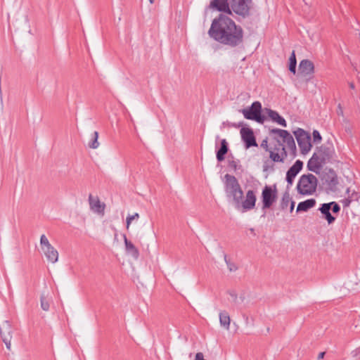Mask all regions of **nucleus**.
I'll list each match as a JSON object with an SVG mask.
<instances>
[{"instance_id": "f257e3e1", "label": "nucleus", "mask_w": 360, "mask_h": 360, "mask_svg": "<svg viewBox=\"0 0 360 360\" xmlns=\"http://www.w3.org/2000/svg\"><path fill=\"white\" fill-rule=\"evenodd\" d=\"M208 34L215 41L231 48L238 46L243 42V28L224 13L212 20Z\"/></svg>"}, {"instance_id": "f03ea898", "label": "nucleus", "mask_w": 360, "mask_h": 360, "mask_svg": "<svg viewBox=\"0 0 360 360\" xmlns=\"http://www.w3.org/2000/svg\"><path fill=\"white\" fill-rule=\"evenodd\" d=\"M224 191L228 198L232 199L236 208H238L240 200L243 198V191L237 179L231 174L224 176Z\"/></svg>"}, {"instance_id": "7ed1b4c3", "label": "nucleus", "mask_w": 360, "mask_h": 360, "mask_svg": "<svg viewBox=\"0 0 360 360\" xmlns=\"http://www.w3.org/2000/svg\"><path fill=\"white\" fill-rule=\"evenodd\" d=\"M321 184L328 193H335L338 190L339 180L333 169L325 168L319 174Z\"/></svg>"}, {"instance_id": "20e7f679", "label": "nucleus", "mask_w": 360, "mask_h": 360, "mask_svg": "<svg viewBox=\"0 0 360 360\" xmlns=\"http://www.w3.org/2000/svg\"><path fill=\"white\" fill-rule=\"evenodd\" d=\"M317 184L318 179L314 174H303L299 179L297 189L301 195H311L316 191Z\"/></svg>"}, {"instance_id": "39448f33", "label": "nucleus", "mask_w": 360, "mask_h": 360, "mask_svg": "<svg viewBox=\"0 0 360 360\" xmlns=\"http://www.w3.org/2000/svg\"><path fill=\"white\" fill-rule=\"evenodd\" d=\"M262 104L259 101H255L252 103L250 107L239 110L245 119L254 120L258 123L263 124L266 120V117L262 114Z\"/></svg>"}, {"instance_id": "423d86ee", "label": "nucleus", "mask_w": 360, "mask_h": 360, "mask_svg": "<svg viewBox=\"0 0 360 360\" xmlns=\"http://www.w3.org/2000/svg\"><path fill=\"white\" fill-rule=\"evenodd\" d=\"M252 5V0H230L229 6L231 13L234 12L236 15L245 18L250 15Z\"/></svg>"}, {"instance_id": "0eeeda50", "label": "nucleus", "mask_w": 360, "mask_h": 360, "mask_svg": "<svg viewBox=\"0 0 360 360\" xmlns=\"http://www.w3.org/2000/svg\"><path fill=\"white\" fill-rule=\"evenodd\" d=\"M261 198L262 202V210L269 209L276 201L278 198L276 185H266L262 189Z\"/></svg>"}, {"instance_id": "6e6552de", "label": "nucleus", "mask_w": 360, "mask_h": 360, "mask_svg": "<svg viewBox=\"0 0 360 360\" xmlns=\"http://www.w3.org/2000/svg\"><path fill=\"white\" fill-rule=\"evenodd\" d=\"M294 134L297 139L300 151L302 154H307L311 148V136L301 128L295 131Z\"/></svg>"}, {"instance_id": "1a4fd4ad", "label": "nucleus", "mask_w": 360, "mask_h": 360, "mask_svg": "<svg viewBox=\"0 0 360 360\" xmlns=\"http://www.w3.org/2000/svg\"><path fill=\"white\" fill-rule=\"evenodd\" d=\"M12 333L13 330L10 322L8 321H3L0 325V334L8 349H11Z\"/></svg>"}, {"instance_id": "9d476101", "label": "nucleus", "mask_w": 360, "mask_h": 360, "mask_svg": "<svg viewBox=\"0 0 360 360\" xmlns=\"http://www.w3.org/2000/svg\"><path fill=\"white\" fill-rule=\"evenodd\" d=\"M256 200L255 192L252 190H249L246 193L245 199L243 201L240 200L238 208L236 209H242V212L252 210L255 207Z\"/></svg>"}, {"instance_id": "9b49d317", "label": "nucleus", "mask_w": 360, "mask_h": 360, "mask_svg": "<svg viewBox=\"0 0 360 360\" xmlns=\"http://www.w3.org/2000/svg\"><path fill=\"white\" fill-rule=\"evenodd\" d=\"M240 135L243 141L245 143V148L252 146H257L253 130L249 127H243L240 129Z\"/></svg>"}, {"instance_id": "f8f14e48", "label": "nucleus", "mask_w": 360, "mask_h": 360, "mask_svg": "<svg viewBox=\"0 0 360 360\" xmlns=\"http://www.w3.org/2000/svg\"><path fill=\"white\" fill-rule=\"evenodd\" d=\"M314 72V63L308 60L304 59L300 61L297 75L302 77H310Z\"/></svg>"}, {"instance_id": "ddd939ff", "label": "nucleus", "mask_w": 360, "mask_h": 360, "mask_svg": "<svg viewBox=\"0 0 360 360\" xmlns=\"http://www.w3.org/2000/svg\"><path fill=\"white\" fill-rule=\"evenodd\" d=\"M333 153L334 151L332 147L321 146L317 148V150L314 154H316L319 161L321 162L323 165H325L330 161L333 158Z\"/></svg>"}, {"instance_id": "4468645a", "label": "nucleus", "mask_w": 360, "mask_h": 360, "mask_svg": "<svg viewBox=\"0 0 360 360\" xmlns=\"http://www.w3.org/2000/svg\"><path fill=\"white\" fill-rule=\"evenodd\" d=\"M278 147L275 148L274 150H277V152L275 151H269L270 155L269 157L271 159L272 161L276 162H283L285 160V158L287 157V152L285 150V148L284 145L281 142L280 140H277Z\"/></svg>"}, {"instance_id": "2eb2a0df", "label": "nucleus", "mask_w": 360, "mask_h": 360, "mask_svg": "<svg viewBox=\"0 0 360 360\" xmlns=\"http://www.w3.org/2000/svg\"><path fill=\"white\" fill-rule=\"evenodd\" d=\"M229 5L230 2L229 3V0H212L210 3L209 8L231 15V10Z\"/></svg>"}, {"instance_id": "dca6fc26", "label": "nucleus", "mask_w": 360, "mask_h": 360, "mask_svg": "<svg viewBox=\"0 0 360 360\" xmlns=\"http://www.w3.org/2000/svg\"><path fill=\"white\" fill-rule=\"evenodd\" d=\"M303 167V162L300 160H297L291 166L286 173V181L289 185H292L294 181V179L297 175V174L302 170Z\"/></svg>"}, {"instance_id": "f3484780", "label": "nucleus", "mask_w": 360, "mask_h": 360, "mask_svg": "<svg viewBox=\"0 0 360 360\" xmlns=\"http://www.w3.org/2000/svg\"><path fill=\"white\" fill-rule=\"evenodd\" d=\"M89 202L90 209L94 212L101 214L102 216L104 215L105 205V203L101 202L98 197L94 198L91 194H89Z\"/></svg>"}, {"instance_id": "a211bd4d", "label": "nucleus", "mask_w": 360, "mask_h": 360, "mask_svg": "<svg viewBox=\"0 0 360 360\" xmlns=\"http://www.w3.org/2000/svg\"><path fill=\"white\" fill-rule=\"evenodd\" d=\"M323 165V163L318 159L317 155L314 153L311 158L309 160L307 167L308 170L317 174H320L321 172L320 170Z\"/></svg>"}, {"instance_id": "6ab92c4d", "label": "nucleus", "mask_w": 360, "mask_h": 360, "mask_svg": "<svg viewBox=\"0 0 360 360\" xmlns=\"http://www.w3.org/2000/svg\"><path fill=\"white\" fill-rule=\"evenodd\" d=\"M229 143L226 139H221L220 141V147L216 151V158L218 162H222L225 159V155L228 153Z\"/></svg>"}, {"instance_id": "aec40b11", "label": "nucleus", "mask_w": 360, "mask_h": 360, "mask_svg": "<svg viewBox=\"0 0 360 360\" xmlns=\"http://www.w3.org/2000/svg\"><path fill=\"white\" fill-rule=\"evenodd\" d=\"M265 112L268 115L269 117L274 122L281 125L282 127H286L287 123L285 120L281 117L278 112L273 110L269 108H265Z\"/></svg>"}, {"instance_id": "412c9836", "label": "nucleus", "mask_w": 360, "mask_h": 360, "mask_svg": "<svg viewBox=\"0 0 360 360\" xmlns=\"http://www.w3.org/2000/svg\"><path fill=\"white\" fill-rule=\"evenodd\" d=\"M330 209L331 207L326 205V203L321 204V207L319 208V210L322 214L321 217L325 219L329 224H333L335 220V217L330 213Z\"/></svg>"}, {"instance_id": "4be33fe9", "label": "nucleus", "mask_w": 360, "mask_h": 360, "mask_svg": "<svg viewBox=\"0 0 360 360\" xmlns=\"http://www.w3.org/2000/svg\"><path fill=\"white\" fill-rule=\"evenodd\" d=\"M125 248L127 254L131 255V257L136 259H137L139 257V250L135 247V245L129 240H127L126 235H123Z\"/></svg>"}, {"instance_id": "5701e85b", "label": "nucleus", "mask_w": 360, "mask_h": 360, "mask_svg": "<svg viewBox=\"0 0 360 360\" xmlns=\"http://www.w3.org/2000/svg\"><path fill=\"white\" fill-rule=\"evenodd\" d=\"M42 250L46 259L49 262L51 263H56L58 261V252L52 245L49 246V248H44Z\"/></svg>"}, {"instance_id": "b1692460", "label": "nucleus", "mask_w": 360, "mask_h": 360, "mask_svg": "<svg viewBox=\"0 0 360 360\" xmlns=\"http://www.w3.org/2000/svg\"><path fill=\"white\" fill-rule=\"evenodd\" d=\"M315 205L316 200L313 198L300 202L297 207V212H307L310 208L314 207Z\"/></svg>"}, {"instance_id": "393cba45", "label": "nucleus", "mask_w": 360, "mask_h": 360, "mask_svg": "<svg viewBox=\"0 0 360 360\" xmlns=\"http://www.w3.org/2000/svg\"><path fill=\"white\" fill-rule=\"evenodd\" d=\"M269 134L271 135H275L274 139L275 140H278V137L282 139L283 141L288 136H290V133L287 130L281 129H272L270 130Z\"/></svg>"}, {"instance_id": "a878e982", "label": "nucleus", "mask_w": 360, "mask_h": 360, "mask_svg": "<svg viewBox=\"0 0 360 360\" xmlns=\"http://www.w3.org/2000/svg\"><path fill=\"white\" fill-rule=\"evenodd\" d=\"M291 201H292V200L290 195L289 192L285 191L283 194L282 198L280 201V205H279L280 209L281 210H285V209H287L288 205L291 202Z\"/></svg>"}, {"instance_id": "bb28decb", "label": "nucleus", "mask_w": 360, "mask_h": 360, "mask_svg": "<svg viewBox=\"0 0 360 360\" xmlns=\"http://www.w3.org/2000/svg\"><path fill=\"white\" fill-rule=\"evenodd\" d=\"M228 167L236 172V170L241 168V165H240V160L238 159H235L234 156L232 154L229 155Z\"/></svg>"}, {"instance_id": "cd10ccee", "label": "nucleus", "mask_w": 360, "mask_h": 360, "mask_svg": "<svg viewBox=\"0 0 360 360\" xmlns=\"http://www.w3.org/2000/svg\"><path fill=\"white\" fill-rule=\"evenodd\" d=\"M230 316L226 311H221L219 314V321L221 326L226 329H229L230 326Z\"/></svg>"}, {"instance_id": "c85d7f7f", "label": "nucleus", "mask_w": 360, "mask_h": 360, "mask_svg": "<svg viewBox=\"0 0 360 360\" xmlns=\"http://www.w3.org/2000/svg\"><path fill=\"white\" fill-rule=\"evenodd\" d=\"M296 65H297V60H296L295 52V51H292V52L291 53V55L289 58L288 68H289V70L290 71V72H292L294 75L296 73Z\"/></svg>"}, {"instance_id": "c756f323", "label": "nucleus", "mask_w": 360, "mask_h": 360, "mask_svg": "<svg viewBox=\"0 0 360 360\" xmlns=\"http://www.w3.org/2000/svg\"><path fill=\"white\" fill-rule=\"evenodd\" d=\"M283 143H286V146L290 150H292L293 155H295V152H296V146H295V140L292 137V136L290 134V136H288L283 141Z\"/></svg>"}, {"instance_id": "7c9ffc66", "label": "nucleus", "mask_w": 360, "mask_h": 360, "mask_svg": "<svg viewBox=\"0 0 360 360\" xmlns=\"http://www.w3.org/2000/svg\"><path fill=\"white\" fill-rule=\"evenodd\" d=\"M98 132L95 131L92 134L91 140L89 142L88 146L89 148L96 149L99 146V143L98 141Z\"/></svg>"}, {"instance_id": "2f4dec72", "label": "nucleus", "mask_w": 360, "mask_h": 360, "mask_svg": "<svg viewBox=\"0 0 360 360\" xmlns=\"http://www.w3.org/2000/svg\"><path fill=\"white\" fill-rule=\"evenodd\" d=\"M40 304H41V307L44 311H47L49 310V307H50L49 301L48 300V299L44 294H42L41 295Z\"/></svg>"}, {"instance_id": "473e14b6", "label": "nucleus", "mask_w": 360, "mask_h": 360, "mask_svg": "<svg viewBox=\"0 0 360 360\" xmlns=\"http://www.w3.org/2000/svg\"><path fill=\"white\" fill-rule=\"evenodd\" d=\"M40 245L41 246L42 250H44V248H49V246L51 245L46 236L44 234L41 236Z\"/></svg>"}, {"instance_id": "72a5a7b5", "label": "nucleus", "mask_w": 360, "mask_h": 360, "mask_svg": "<svg viewBox=\"0 0 360 360\" xmlns=\"http://www.w3.org/2000/svg\"><path fill=\"white\" fill-rule=\"evenodd\" d=\"M326 205H329L330 207H331L330 210L334 214H338L340 211V207L336 202H330L328 203H326Z\"/></svg>"}, {"instance_id": "f704fd0d", "label": "nucleus", "mask_w": 360, "mask_h": 360, "mask_svg": "<svg viewBox=\"0 0 360 360\" xmlns=\"http://www.w3.org/2000/svg\"><path fill=\"white\" fill-rule=\"evenodd\" d=\"M224 260L227 264V267L229 269V270L230 271H235L237 270L238 267L237 266L234 264V263H232L228 259H227V255H224Z\"/></svg>"}, {"instance_id": "c9c22d12", "label": "nucleus", "mask_w": 360, "mask_h": 360, "mask_svg": "<svg viewBox=\"0 0 360 360\" xmlns=\"http://www.w3.org/2000/svg\"><path fill=\"white\" fill-rule=\"evenodd\" d=\"M139 218V214L138 213H135L133 215H129L127 217V229H129L130 224L134 219H138Z\"/></svg>"}, {"instance_id": "e433bc0d", "label": "nucleus", "mask_w": 360, "mask_h": 360, "mask_svg": "<svg viewBox=\"0 0 360 360\" xmlns=\"http://www.w3.org/2000/svg\"><path fill=\"white\" fill-rule=\"evenodd\" d=\"M347 198H349L352 200V202L358 201V200L360 198V195L355 191H352L351 194H349Z\"/></svg>"}, {"instance_id": "4c0bfd02", "label": "nucleus", "mask_w": 360, "mask_h": 360, "mask_svg": "<svg viewBox=\"0 0 360 360\" xmlns=\"http://www.w3.org/2000/svg\"><path fill=\"white\" fill-rule=\"evenodd\" d=\"M313 139L314 143H319L322 138L320 133L317 130H314L313 131Z\"/></svg>"}, {"instance_id": "58836bf2", "label": "nucleus", "mask_w": 360, "mask_h": 360, "mask_svg": "<svg viewBox=\"0 0 360 360\" xmlns=\"http://www.w3.org/2000/svg\"><path fill=\"white\" fill-rule=\"evenodd\" d=\"M263 169L264 171H274V165L269 161H266L263 165Z\"/></svg>"}, {"instance_id": "ea45409f", "label": "nucleus", "mask_w": 360, "mask_h": 360, "mask_svg": "<svg viewBox=\"0 0 360 360\" xmlns=\"http://www.w3.org/2000/svg\"><path fill=\"white\" fill-rule=\"evenodd\" d=\"M341 202H342V203L343 205V207H347L349 206V205L352 202V200L349 198H346L344 200H342Z\"/></svg>"}, {"instance_id": "a19ab883", "label": "nucleus", "mask_w": 360, "mask_h": 360, "mask_svg": "<svg viewBox=\"0 0 360 360\" xmlns=\"http://www.w3.org/2000/svg\"><path fill=\"white\" fill-rule=\"evenodd\" d=\"M229 294L232 297L233 302H236L237 300H238V296H237V294L236 293V292L233 291V290L232 291H229Z\"/></svg>"}, {"instance_id": "79ce46f5", "label": "nucleus", "mask_w": 360, "mask_h": 360, "mask_svg": "<svg viewBox=\"0 0 360 360\" xmlns=\"http://www.w3.org/2000/svg\"><path fill=\"white\" fill-rule=\"evenodd\" d=\"M261 147H262L263 148L265 149V150L266 151H269V146H268V142H267V139H264L262 141V143H261Z\"/></svg>"}, {"instance_id": "37998d69", "label": "nucleus", "mask_w": 360, "mask_h": 360, "mask_svg": "<svg viewBox=\"0 0 360 360\" xmlns=\"http://www.w3.org/2000/svg\"><path fill=\"white\" fill-rule=\"evenodd\" d=\"M337 114L338 115L343 116V110H342L340 104L338 105V110H337Z\"/></svg>"}, {"instance_id": "c03bdc74", "label": "nucleus", "mask_w": 360, "mask_h": 360, "mask_svg": "<svg viewBox=\"0 0 360 360\" xmlns=\"http://www.w3.org/2000/svg\"><path fill=\"white\" fill-rule=\"evenodd\" d=\"M290 212H292L293 210H294V208H295V201H291V202L290 203Z\"/></svg>"}, {"instance_id": "a18cd8bd", "label": "nucleus", "mask_w": 360, "mask_h": 360, "mask_svg": "<svg viewBox=\"0 0 360 360\" xmlns=\"http://www.w3.org/2000/svg\"><path fill=\"white\" fill-rule=\"evenodd\" d=\"M325 352H320L318 355V359L320 360L321 359H323L325 356Z\"/></svg>"}, {"instance_id": "49530a36", "label": "nucleus", "mask_w": 360, "mask_h": 360, "mask_svg": "<svg viewBox=\"0 0 360 360\" xmlns=\"http://www.w3.org/2000/svg\"><path fill=\"white\" fill-rule=\"evenodd\" d=\"M351 354L354 357H355L358 355L359 351L357 349L353 350Z\"/></svg>"}, {"instance_id": "de8ad7c7", "label": "nucleus", "mask_w": 360, "mask_h": 360, "mask_svg": "<svg viewBox=\"0 0 360 360\" xmlns=\"http://www.w3.org/2000/svg\"><path fill=\"white\" fill-rule=\"evenodd\" d=\"M349 85L351 89H354V84L353 82H350Z\"/></svg>"}, {"instance_id": "09e8293b", "label": "nucleus", "mask_w": 360, "mask_h": 360, "mask_svg": "<svg viewBox=\"0 0 360 360\" xmlns=\"http://www.w3.org/2000/svg\"><path fill=\"white\" fill-rule=\"evenodd\" d=\"M351 193H352V192H351L350 188H348L347 189V191H346V193L347 194V195H349V194H351Z\"/></svg>"}, {"instance_id": "8fccbe9b", "label": "nucleus", "mask_w": 360, "mask_h": 360, "mask_svg": "<svg viewBox=\"0 0 360 360\" xmlns=\"http://www.w3.org/2000/svg\"><path fill=\"white\" fill-rule=\"evenodd\" d=\"M150 3V4H153L154 3V0H149Z\"/></svg>"}]
</instances>
